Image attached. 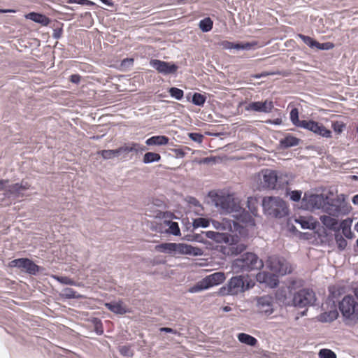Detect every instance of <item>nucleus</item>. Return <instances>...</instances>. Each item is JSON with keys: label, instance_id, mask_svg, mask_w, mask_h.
Returning a JSON list of instances; mask_svg holds the SVG:
<instances>
[{"label": "nucleus", "instance_id": "nucleus-1", "mask_svg": "<svg viewBox=\"0 0 358 358\" xmlns=\"http://www.w3.org/2000/svg\"><path fill=\"white\" fill-rule=\"evenodd\" d=\"M310 202L316 208L322 209L334 217L347 215L352 210V207L345 200L344 194L337 195L336 197L332 199L322 194H314L310 196Z\"/></svg>", "mask_w": 358, "mask_h": 358}, {"label": "nucleus", "instance_id": "nucleus-2", "mask_svg": "<svg viewBox=\"0 0 358 358\" xmlns=\"http://www.w3.org/2000/svg\"><path fill=\"white\" fill-rule=\"evenodd\" d=\"M262 207L266 215L281 218L288 215V207L280 197L266 196L262 200Z\"/></svg>", "mask_w": 358, "mask_h": 358}, {"label": "nucleus", "instance_id": "nucleus-3", "mask_svg": "<svg viewBox=\"0 0 358 358\" xmlns=\"http://www.w3.org/2000/svg\"><path fill=\"white\" fill-rule=\"evenodd\" d=\"M339 309L348 325H354L358 321V302L352 296H345L339 303Z\"/></svg>", "mask_w": 358, "mask_h": 358}, {"label": "nucleus", "instance_id": "nucleus-4", "mask_svg": "<svg viewBox=\"0 0 358 358\" xmlns=\"http://www.w3.org/2000/svg\"><path fill=\"white\" fill-rule=\"evenodd\" d=\"M232 266L241 271H250L261 269L264 266V263L255 253L246 252L236 259Z\"/></svg>", "mask_w": 358, "mask_h": 358}, {"label": "nucleus", "instance_id": "nucleus-5", "mask_svg": "<svg viewBox=\"0 0 358 358\" xmlns=\"http://www.w3.org/2000/svg\"><path fill=\"white\" fill-rule=\"evenodd\" d=\"M209 196L215 206L226 213L239 212L242 209L233 195L225 194L222 192H210Z\"/></svg>", "mask_w": 358, "mask_h": 358}, {"label": "nucleus", "instance_id": "nucleus-6", "mask_svg": "<svg viewBox=\"0 0 358 358\" xmlns=\"http://www.w3.org/2000/svg\"><path fill=\"white\" fill-rule=\"evenodd\" d=\"M255 283L250 280L247 282L244 281L243 276L232 277L227 283V287H222L220 289V294L222 295H236L252 287Z\"/></svg>", "mask_w": 358, "mask_h": 358}, {"label": "nucleus", "instance_id": "nucleus-7", "mask_svg": "<svg viewBox=\"0 0 358 358\" xmlns=\"http://www.w3.org/2000/svg\"><path fill=\"white\" fill-rule=\"evenodd\" d=\"M225 275L222 272H216L211 275H207L195 285L189 289L192 293L199 292L204 289H208L212 287L218 285L225 280Z\"/></svg>", "mask_w": 358, "mask_h": 358}, {"label": "nucleus", "instance_id": "nucleus-8", "mask_svg": "<svg viewBox=\"0 0 358 358\" xmlns=\"http://www.w3.org/2000/svg\"><path fill=\"white\" fill-rule=\"evenodd\" d=\"M266 266L271 271L280 275L291 273L293 270L292 265L285 259L277 256L269 257Z\"/></svg>", "mask_w": 358, "mask_h": 358}, {"label": "nucleus", "instance_id": "nucleus-9", "mask_svg": "<svg viewBox=\"0 0 358 358\" xmlns=\"http://www.w3.org/2000/svg\"><path fill=\"white\" fill-rule=\"evenodd\" d=\"M315 301V294L310 289H301L292 297L293 306L299 308L312 306Z\"/></svg>", "mask_w": 358, "mask_h": 358}, {"label": "nucleus", "instance_id": "nucleus-10", "mask_svg": "<svg viewBox=\"0 0 358 358\" xmlns=\"http://www.w3.org/2000/svg\"><path fill=\"white\" fill-rule=\"evenodd\" d=\"M302 128L323 138H330L332 137V132L330 129H327L322 123L313 120H308L307 122L302 123Z\"/></svg>", "mask_w": 358, "mask_h": 358}, {"label": "nucleus", "instance_id": "nucleus-11", "mask_svg": "<svg viewBox=\"0 0 358 358\" xmlns=\"http://www.w3.org/2000/svg\"><path fill=\"white\" fill-rule=\"evenodd\" d=\"M8 180H0V191H6V194L14 195L16 197L22 196L24 194L23 191L29 189L30 185L27 182L22 181L20 183H15L8 187H6V184Z\"/></svg>", "mask_w": 358, "mask_h": 358}, {"label": "nucleus", "instance_id": "nucleus-12", "mask_svg": "<svg viewBox=\"0 0 358 358\" xmlns=\"http://www.w3.org/2000/svg\"><path fill=\"white\" fill-rule=\"evenodd\" d=\"M10 267H17L27 273L35 275L39 270V266L27 258H20L12 260L9 263Z\"/></svg>", "mask_w": 358, "mask_h": 358}, {"label": "nucleus", "instance_id": "nucleus-13", "mask_svg": "<svg viewBox=\"0 0 358 358\" xmlns=\"http://www.w3.org/2000/svg\"><path fill=\"white\" fill-rule=\"evenodd\" d=\"M262 174L261 185L262 187L268 189L277 188L278 177L275 171L264 169L262 171Z\"/></svg>", "mask_w": 358, "mask_h": 358}, {"label": "nucleus", "instance_id": "nucleus-14", "mask_svg": "<svg viewBox=\"0 0 358 358\" xmlns=\"http://www.w3.org/2000/svg\"><path fill=\"white\" fill-rule=\"evenodd\" d=\"M297 283L296 280H292L288 287L279 289L275 294L277 300L285 306L293 305L292 290Z\"/></svg>", "mask_w": 358, "mask_h": 358}, {"label": "nucleus", "instance_id": "nucleus-15", "mask_svg": "<svg viewBox=\"0 0 358 358\" xmlns=\"http://www.w3.org/2000/svg\"><path fill=\"white\" fill-rule=\"evenodd\" d=\"M273 108V102L271 100L266 99L264 101L250 102L245 107V109L247 111L268 113L272 111Z\"/></svg>", "mask_w": 358, "mask_h": 358}, {"label": "nucleus", "instance_id": "nucleus-16", "mask_svg": "<svg viewBox=\"0 0 358 358\" xmlns=\"http://www.w3.org/2000/svg\"><path fill=\"white\" fill-rule=\"evenodd\" d=\"M207 236L210 238H213L217 242L225 243L231 245H236L239 241V236L237 235H231L228 233L208 231Z\"/></svg>", "mask_w": 358, "mask_h": 358}, {"label": "nucleus", "instance_id": "nucleus-17", "mask_svg": "<svg viewBox=\"0 0 358 358\" xmlns=\"http://www.w3.org/2000/svg\"><path fill=\"white\" fill-rule=\"evenodd\" d=\"M150 65L158 72L164 74L174 73L178 69V66L176 64L158 59H152Z\"/></svg>", "mask_w": 358, "mask_h": 358}, {"label": "nucleus", "instance_id": "nucleus-18", "mask_svg": "<svg viewBox=\"0 0 358 358\" xmlns=\"http://www.w3.org/2000/svg\"><path fill=\"white\" fill-rule=\"evenodd\" d=\"M257 307L260 313L271 315L273 312L272 297L265 295L258 298Z\"/></svg>", "mask_w": 358, "mask_h": 358}, {"label": "nucleus", "instance_id": "nucleus-19", "mask_svg": "<svg viewBox=\"0 0 358 358\" xmlns=\"http://www.w3.org/2000/svg\"><path fill=\"white\" fill-rule=\"evenodd\" d=\"M257 280L261 283H265L270 287H275L278 285V276L267 272H259L256 275Z\"/></svg>", "mask_w": 358, "mask_h": 358}, {"label": "nucleus", "instance_id": "nucleus-20", "mask_svg": "<svg viewBox=\"0 0 358 358\" xmlns=\"http://www.w3.org/2000/svg\"><path fill=\"white\" fill-rule=\"evenodd\" d=\"M24 17L26 19L31 20L34 22L41 24L42 26H48L50 22V20L48 17L36 12H31L25 15Z\"/></svg>", "mask_w": 358, "mask_h": 358}, {"label": "nucleus", "instance_id": "nucleus-21", "mask_svg": "<svg viewBox=\"0 0 358 358\" xmlns=\"http://www.w3.org/2000/svg\"><path fill=\"white\" fill-rule=\"evenodd\" d=\"M134 150V143H130L124 144L123 146L120 147L116 150V158L121 160H124L128 158L130 153Z\"/></svg>", "mask_w": 358, "mask_h": 358}, {"label": "nucleus", "instance_id": "nucleus-22", "mask_svg": "<svg viewBox=\"0 0 358 358\" xmlns=\"http://www.w3.org/2000/svg\"><path fill=\"white\" fill-rule=\"evenodd\" d=\"M321 222L329 229L339 231L338 222L337 219L329 215L320 216Z\"/></svg>", "mask_w": 358, "mask_h": 358}, {"label": "nucleus", "instance_id": "nucleus-23", "mask_svg": "<svg viewBox=\"0 0 358 358\" xmlns=\"http://www.w3.org/2000/svg\"><path fill=\"white\" fill-rule=\"evenodd\" d=\"M199 249L185 243H176L175 252L181 255H198Z\"/></svg>", "mask_w": 358, "mask_h": 358}, {"label": "nucleus", "instance_id": "nucleus-24", "mask_svg": "<svg viewBox=\"0 0 358 358\" xmlns=\"http://www.w3.org/2000/svg\"><path fill=\"white\" fill-rule=\"evenodd\" d=\"M220 45L224 49H237V50H250L254 45L250 43H234L228 41L221 42Z\"/></svg>", "mask_w": 358, "mask_h": 358}, {"label": "nucleus", "instance_id": "nucleus-25", "mask_svg": "<svg viewBox=\"0 0 358 358\" xmlns=\"http://www.w3.org/2000/svg\"><path fill=\"white\" fill-rule=\"evenodd\" d=\"M169 138L166 136H153L145 141L147 145H165L169 143Z\"/></svg>", "mask_w": 358, "mask_h": 358}, {"label": "nucleus", "instance_id": "nucleus-26", "mask_svg": "<svg viewBox=\"0 0 358 358\" xmlns=\"http://www.w3.org/2000/svg\"><path fill=\"white\" fill-rule=\"evenodd\" d=\"M300 140L290 134L287 135L284 138L281 139L280 144L283 148H288L290 147L298 145Z\"/></svg>", "mask_w": 358, "mask_h": 358}, {"label": "nucleus", "instance_id": "nucleus-27", "mask_svg": "<svg viewBox=\"0 0 358 358\" xmlns=\"http://www.w3.org/2000/svg\"><path fill=\"white\" fill-rule=\"evenodd\" d=\"M105 306L116 314H124L127 312L126 307L122 305V303L119 302H112V303H106Z\"/></svg>", "mask_w": 358, "mask_h": 358}, {"label": "nucleus", "instance_id": "nucleus-28", "mask_svg": "<svg viewBox=\"0 0 358 358\" xmlns=\"http://www.w3.org/2000/svg\"><path fill=\"white\" fill-rule=\"evenodd\" d=\"M237 337L241 343L250 346H255L257 343V340L255 337L245 333L238 334Z\"/></svg>", "mask_w": 358, "mask_h": 358}, {"label": "nucleus", "instance_id": "nucleus-29", "mask_svg": "<svg viewBox=\"0 0 358 358\" xmlns=\"http://www.w3.org/2000/svg\"><path fill=\"white\" fill-rule=\"evenodd\" d=\"M238 220L243 224H245V227H254L255 225V222L252 217L248 213H245L244 210H243V213L240 214Z\"/></svg>", "mask_w": 358, "mask_h": 358}, {"label": "nucleus", "instance_id": "nucleus-30", "mask_svg": "<svg viewBox=\"0 0 358 358\" xmlns=\"http://www.w3.org/2000/svg\"><path fill=\"white\" fill-rule=\"evenodd\" d=\"M290 120L294 125L302 128V123L307 122L308 120H300L299 119V110L294 108L290 111Z\"/></svg>", "mask_w": 358, "mask_h": 358}, {"label": "nucleus", "instance_id": "nucleus-31", "mask_svg": "<svg viewBox=\"0 0 358 358\" xmlns=\"http://www.w3.org/2000/svg\"><path fill=\"white\" fill-rule=\"evenodd\" d=\"M161 159V155L157 152H146L143 158V162L145 164L159 162Z\"/></svg>", "mask_w": 358, "mask_h": 358}, {"label": "nucleus", "instance_id": "nucleus-32", "mask_svg": "<svg viewBox=\"0 0 358 358\" xmlns=\"http://www.w3.org/2000/svg\"><path fill=\"white\" fill-rule=\"evenodd\" d=\"M155 249H156V250H157L159 252H175L176 243H162V244L156 245Z\"/></svg>", "mask_w": 358, "mask_h": 358}, {"label": "nucleus", "instance_id": "nucleus-33", "mask_svg": "<svg viewBox=\"0 0 358 358\" xmlns=\"http://www.w3.org/2000/svg\"><path fill=\"white\" fill-rule=\"evenodd\" d=\"M248 208L250 213L257 216L258 211V199L255 197H249L248 199Z\"/></svg>", "mask_w": 358, "mask_h": 358}, {"label": "nucleus", "instance_id": "nucleus-34", "mask_svg": "<svg viewBox=\"0 0 358 358\" xmlns=\"http://www.w3.org/2000/svg\"><path fill=\"white\" fill-rule=\"evenodd\" d=\"M199 26L203 32H208L213 29V22L210 17H206L199 22Z\"/></svg>", "mask_w": 358, "mask_h": 358}, {"label": "nucleus", "instance_id": "nucleus-35", "mask_svg": "<svg viewBox=\"0 0 358 358\" xmlns=\"http://www.w3.org/2000/svg\"><path fill=\"white\" fill-rule=\"evenodd\" d=\"M213 224L214 227L218 230L222 231V230H226L227 229H229V230H231V224L229 222V221L227 220V219H223L222 222H220L219 221L213 220Z\"/></svg>", "mask_w": 358, "mask_h": 358}, {"label": "nucleus", "instance_id": "nucleus-36", "mask_svg": "<svg viewBox=\"0 0 358 358\" xmlns=\"http://www.w3.org/2000/svg\"><path fill=\"white\" fill-rule=\"evenodd\" d=\"M206 101V96L201 93L195 92L192 96V103L199 106H202Z\"/></svg>", "mask_w": 358, "mask_h": 358}, {"label": "nucleus", "instance_id": "nucleus-37", "mask_svg": "<svg viewBox=\"0 0 358 358\" xmlns=\"http://www.w3.org/2000/svg\"><path fill=\"white\" fill-rule=\"evenodd\" d=\"M97 155H101L104 159H111L116 158L115 150H103L97 152Z\"/></svg>", "mask_w": 358, "mask_h": 358}, {"label": "nucleus", "instance_id": "nucleus-38", "mask_svg": "<svg viewBox=\"0 0 358 358\" xmlns=\"http://www.w3.org/2000/svg\"><path fill=\"white\" fill-rule=\"evenodd\" d=\"M167 223L169 225V229L166 230V231L168 233L171 234L175 236H178L180 234V230L179 228V225L177 222L169 221V222H167Z\"/></svg>", "mask_w": 358, "mask_h": 358}, {"label": "nucleus", "instance_id": "nucleus-39", "mask_svg": "<svg viewBox=\"0 0 358 358\" xmlns=\"http://www.w3.org/2000/svg\"><path fill=\"white\" fill-rule=\"evenodd\" d=\"M345 127L346 124L341 121H334L331 123V127L337 134H341L345 129Z\"/></svg>", "mask_w": 358, "mask_h": 358}, {"label": "nucleus", "instance_id": "nucleus-40", "mask_svg": "<svg viewBox=\"0 0 358 358\" xmlns=\"http://www.w3.org/2000/svg\"><path fill=\"white\" fill-rule=\"evenodd\" d=\"M169 92L172 97L177 100H181L184 96V92L182 90L177 87H171Z\"/></svg>", "mask_w": 358, "mask_h": 358}, {"label": "nucleus", "instance_id": "nucleus-41", "mask_svg": "<svg viewBox=\"0 0 358 358\" xmlns=\"http://www.w3.org/2000/svg\"><path fill=\"white\" fill-rule=\"evenodd\" d=\"M335 240L338 248L343 250L347 246V241L339 233H336Z\"/></svg>", "mask_w": 358, "mask_h": 358}, {"label": "nucleus", "instance_id": "nucleus-42", "mask_svg": "<svg viewBox=\"0 0 358 358\" xmlns=\"http://www.w3.org/2000/svg\"><path fill=\"white\" fill-rule=\"evenodd\" d=\"M209 220L206 218L199 217L194 220L193 226L194 228L207 227L209 225Z\"/></svg>", "mask_w": 358, "mask_h": 358}, {"label": "nucleus", "instance_id": "nucleus-43", "mask_svg": "<svg viewBox=\"0 0 358 358\" xmlns=\"http://www.w3.org/2000/svg\"><path fill=\"white\" fill-rule=\"evenodd\" d=\"M320 358H336V355L334 352L329 349H322L319 352Z\"/></svg>", "mask_w": 358, "mask_h": 358}, {"label": "nucleus", "instance_id": "nucleus-44", "mask_svg": "<svg viewBox=\"0 0 358 358\" xmlns=\"http://www.w3.org/2000/svg\"><path fill=\"white\" fill-rule=\"evenodd\" d=\"M296 222L299 223L303 229H313L314 226L312 222L306 220L305 217H300L296 220Z\"/></svg>", "mask_w": 358, "mask_h": 358}, {"label": "nucleus", "instance_id": "nucleus-45", "mask_svg": "<svg viewBox=\"0 0 358 358\" xmlns=\"http://www.w3.org/2000/svg\"><path fill=\"white\" fill-rule=\"evenodd\" d=\"M299 37L309 47H310V48L316 47L317 41H315L311 37L308 36H305V35H303V34H300Z\"/></svg>", "mask_w": 358, "mask_h": 358}, {"label": "nucleus", "instance_id": "nucleus-46", "mask_svg": "<svg viewBox=\"0 0 358 358\" xmlns=\"http://www.w3.org/2000/svg\"><path fill=\"white\" fill-rule=\"evenodd\" d=\"M119 351L121 355L124 356H129L131 357L133 355V352L130 346L122 345L119 348Z\"/></svg>", "mask_w": 358, "mask_h": 358}, {"label": "nucleus", "instance_id": "nucleus-47", "mask_svg": "<svg viewBox=\"0 0 358 358\" xmlns=\"http://www.w3.org/2000/svg\"><path fill=\"white\" fill-rule=\"evenodd\" d=\"M63 295L68 299L78 298V296L76 294V292L72 288H66L64 289Z\"/></svg>", "mask_w": 358, "mask_h": 358}, {"label": "nucleus", "instance_id": "nucleus-48", "mask_svg": "<svg viewBox=\"0 0 358 358\" xmlns=\"http://www.w3.org/2000/svg\"><path fill=\"white\" fill-rule=\"evenodd\" d=\"M316 48L320 50H331L334 48V44L331 42L320 43L317 41Z\"/></svg>", "mask_w": 358, "mask_h": 358}, {"label": "nucleus", "instance_id": "nucleus-49", "mask_svg": "<svg viewBox=\"0 0 358 358\" xmlns=\"http://www.w3.org/2000/svg\"><path fill=\"white\" fill-rule=\"evenodd\" d=\"M189 137L194 141L201 143L203 140V136L199 133H189Z\"/></svg>", "mask_w": 358, "mask_h": 358}, {"label": "nucleus", "instance_id": "nucleus-50", "mask_svg": "<svg viewBox=\"0 0 358 358\" xmlns=\"http://www.w3.org/2000/svg\"><path fill=\"white\" fill-rule=\"evenodd\" d=\"M134 63V59L129 58V59H124L121 62V68L123 70H126L127 69L129 68L133 65Z\"/></svg>", "mask_w": 358, "mask_h": 358}, {"label": "nucleus", "instance_id": "nucleus-51", "mask_svg": "<svg viewBox=\"0 0 358 358\" xmlns=\"http://www.w3.org/2000/svg\"><path fill=\"white\" fill-rule=\"evenodd\" d=\"M352 223V220L350 219V218L343 220L341 222V224H338L339 230L341 229H345L351 228Z\"/></svg>", "mask_w": 358, "mask_h": 358}, {"label": "nucleus", "instance_id": "nucleus-52", "mask_svg": "<svg viewBox=\"0 0 358 358\" xmlns=\"http://www.w3.org/2000/svg\"><path fill=\"white\" fill-rule=\"evenodd\" d=\"M57 280L61 282L62 283L66 284V285H76V282L72 279L68 278V277H61L58 278Z\"/></svg>", "mask_w": 358, "mask_h": 358}, {"label": "nucleus", "instance_id": "nucleus-53", "mask_svg": "<svg viewBox=\"0 0 358 358\" xmlns=\"http://www.w3.org/2000/svg\"><path fill=\"white\" fill-rule=\"evenodd\" d=\"M70 3H76L80 5L94 6V3L89 0H70Z\"/></svg>", "mask_w": 358, "mask_h": 358}, {"label": "nucleus", "instance_id": "nucleus-54", "mask_svg": "<svg viewBox=\"0 0 358 358\" xmlns=\"http://www.w3.org/2000/svg\"><path fill=\"white\" fill-rule=\"evenodd\" d=\"M301 192L299 191H292L290 195V198L294 201H298L300 200Z\"/></svg>", "mask_w": 358, "mask_h": 358}, {"label": "nucleus", "instance_id": "nucleus-55", "mask_svg": "<svg viewBox=\"0 0 358 358\" xmlns=\"http://www.w3.org/2000/svg\"><path fill=\"white\" fill-rule=\"evenodd\" d=\"M172 151L177 157L183 158L185 156V152L182 148H175Z\"/></svg>", "mask_w": 358, "mask_h": 358}, {"label": "nucleus", "instance_id": "nucleus-56", "mask_svg": "<svg viewBox=\"0 0 358 358\" xmlns=\"http://www.w3.org/2000/svg\"><path fill=\"white\" fill-rule=\"evenodd\" d=\"M342 232L347 238H353V233L351 231V228L342 229Z\"/></svg>", "mask_w": 358, "mask_h": 358}, {"label": "nucleus", "instance_id": "nucleus-57", "mask_svg": "<svg viewBox=\"0 0 358 358\" xmlns=\"http://www.w3.org/2000/svg\"><path fill=\"white\" fill-rule=\"evenodd\" d=\"M80 76L78 74H73L70 76V81L73 83H79L80 81Z\"/></svg>", "mask_w": 358, "mask_h": 358}, {"label": "nucleus", "instance_id": "nucleus-58", "mask_svg": "<svg viewBox=\"0 0 358 358\" xmlns=\"http://www.w3.org/2000/svg\"><path fill=\"white\" fill-rule=\"evenodd\" d=\"M160 331H164V332H166V333H172L173 334L180 335V333L178 332L176 330L171 329V328H169V327H162L160 329Z\"/></svg>", "mask_w": 358, "mask_h": 358}, {"label": "nucleus", "instance_id": "nucleus-59", "mask_svg": "<svg viewBox=\"0 0 358 358\" xmlns=\"http://www.w3.org/2000/svg\"><path fill=\"white\" fill-rule=\"evenodd\" d=\"M215 162V157H206V158L202 159L200 161V163L201 164H210L211 162Z\"/></svg>", "mask_w": 358, "mask_h": 358}, {"label": "nucleus", "instance_id": "nucleus-60", "mask_svg": "<svg viewBox=\"0 0 358 358\" xmlns=\"http://www.w3.org/2000/svg\"><path fill=\"white\" fill-rule=\"evenodd\" d=\"M189 201L194 206H200L199 201L195 198L190 197Z\"/></svg>", "mask_w": 358, "mask_h": 358}, {"label": "nucleus", "instance_id": "nucleus-61", "mask_svg": "<svg viewBox=\"0 0 358 358\" xmlns=\"http://www.w3.org/2000/svg\"><path fill=\"white\" fill-rule=\"evenodd\" d=\"M100 1L108 6H113V3L112 0H100Z\"/></svg>", "mask_w": 358, "mask_h": 358}, {"label": "nucleus", "instance_id": "nucleus-62", "mask_svg": "<svg viewBox=\"0 0 358 358\" xmlns=\"http://www.w3.org/2000/svg\"><path fill=\"white\" fill-rule=\"evenodd\" d=\"M15 10L8 9V10H3L0 9V13H15Z\"/></svg>", "mask_w": 358, "mask_h": 358}, {"label": "nucleus", "instance_id": "nucleus-63", "mask_svg": "<svg viewBox=\"0 0 358 358\" xmlns=\"http://www.w3.org/2000/svg\"><path fill=\"white\" fill-rule=\"evenodd\" d=\"M352 203L355 205H358V194L353 196V198H352Z\"/></svg>", "mask_w": 358, "mask_h": 358}, {"label": "nucleus", "instance_id": "nucleus-64", "mask_svg": "<svg viewBox=\"0 0 358 358\" xmlns=\"http://www.w3.org/2000/svg\"><path fill=\"white\" fill-rule=\"evenodd\" d=\"M355 294L356 296H357V299H358V287L355 289Z\"/></svg>", "mask_w": 358, "mask_h": 358}]
</instances>
